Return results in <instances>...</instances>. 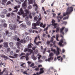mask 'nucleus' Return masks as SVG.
I'll list each match as a JSON object with an SVG mask.
<instances>
[{
  "label": "nucleus",
  "mask_w": 75,
  "mask_h": 75,
  "mask_svg": "<svg viewBox=\"0 0 75 75\" xmlns=\"http://www.w3.org/2000/svg\"><path fill=\"white\" fill-rule=\"evenodd\" d=\"M21 67L23 66V68H25V63H23L21 65Z\"/></svg>",
  "instance_id": "nucleus-21"
},
{
  "label": "nucleus",
  "mask_w": 75,
  "mask_h": 75,
  "mask_svg": "<svg viewBox=\"0 0 75 75\" xmlns=\"http://www.w3.org/2000/svg\"><path fill=\"white\" fill-rule=\"evenodd\" d=\"M65 52V49H63L62 50V53H64Z\"/></svg>",
  "instance_id": "nucleus-61"
},
{
  "label": "nucleus",
  "mask_w": 75,
  "mask_h": 75,
  "mask_svg": "<svg viewBox=\"0 0 75 75\" xmlns=\"http://www.w3.org/2000/svg\"><path fill=\"white\" fill-rule=\"evenodd\" d=\"M33 4V0H30V1H29V4Z\"/></svg>",
  "instance_id": "nucleus-32"
},
{
  "label": "nucleus",
  "mask_w": 75,
  "mask_h": 75,
  "mask_svg": "<svg viewBox=\"0 0 75 75\" xmlns=\"http://www.w3.org/2000/svg\"><path fill=\"white\" fill-rule=\"evenodd\" d=\"M53 41H54V38H53L52 37L51 38V39L50 40V42H53Z\"/></svg>",
  "instance_id": "nucleus-42"
},
{
  "label": "nucleus",
  "mask_w": 75,
  "mask_h": 75,
  "mask_svg": "<svg viewBox=\"0 0 75 75\" xmlns=\"http://www.w3.org/2000/svg\"><path fill=\"white\" fill-rule=\"evenodd\" d=\"M28 52H30V54H32L33 52V50L31 49H29Z\"/></svg>",
  "instance_id": "nucleus-31"
},
{
  "label": "nucleus",
  "mask_w": 75,
  "mask_h": 75,
  "mask_svg": "<svg viewBox=\"0 0 75 75\" xmlns=\"http://www.w3.org/2000/svg\"><path fill=\"white\" fill-rule=\"evenodd\" d=\"M0 56L1 57H2V58H5V59H8V57L4 54H0Z\"/></svg>",
  "instance_id": "nucleus-9"
},
{
  "label": "nucleus",
  "mask_w": 75,
  "mask_h": 75,
  "mask_svg": "<svg viewBox=\"0 0 75 75\" xmlns=\"http://www.w3.org/2000/svg\"><path fill=\"white\" fill-rule=\"evenodd\" d=\"M59 31V28L57 27L56 28V33H58Z\"/></svg>",
  "instance_id": "nucleus-24"
},
{
  "label": "nucleus",
  "mask_w": 75,
  "mask_h": 75,
  "mask_svg": "<svg viewBox=\"0 0 75 75\" xmlns=\"http://www.w3.org/2000/svg\"><path fill=\"white\" fill-rule=\"evenodd\" d=\"M18 56V54L16 53H13V56H9V57L12 58H17Z\"/></svg>",
  "instance_id": "nucleus-6"
},
{
  "label": "nucleus",
  "mask_w": 75,
  "mask_h": 75,
  "mask_svg": "<svg viewBox=\"0 0 75 75\" xmlns=\"http://www.w3.org/2000/svg\"><path fill=\"white\" fill-rule=\"evenodd\" d=\"M32 25L33 26L35 27L34 28L35 29H38L36 27L37 26H39L40 25V24L37 23V22H36V23H33L32 24Z\"/></svg>",
  "instance_id": "nucleus-5"
},
{
  "label": "nucleus",
  "mask_w": 75,
  "mask_h": 75,
  "mask_svg": "<svg viewBox=\"0 0 75 75\" xmlns=\"http://www.w3.org/2000/svg\"><path fill=\"white\" fill-rule=\"evenodd\" d=\"M9 44L10 46H13V43L12 42H11L9 43Z\"/></svg>",
  "instance_id": "nucleus-48"
},
{
  "label": "nucleus",
  "mask_w": 75,
  "mask_h": 75,
  "mask_svg": "<svg viewBox=\"0 0 75 75\" xmlns=\"http://www.w3.org/2000/svg\"><path fill=\"white\" fill-rule=\"evenodd\" d=\"M48 28V27H47L46 28H45L44 30V31H45V30L46 31V34H48V32L47 31V30Z\"/></svg>",
  "instance_id": "nucleus-18"
},
{
  "label": "nucleus",
  "mask_w": 75,
  "mask_h": 75,
  "mask_svg": "<svg viewBox=\"0 0 75 75\" xmlns=\"http://www.w3.org/2000/svg\"><path fill=\"white\" fill-rule=\"evenodd\" d=\"M42 60H39L38 61V62H40V63H41V62H42Z\"/></svg>",
  "instance_id": "nucleus-46"
},
{
  "label": "nucleus",
  "mask_w": 75,
  "mask_h": 75,
  "mask_svg": "<svg viewBox=\"0 0 75 75\" xmlns=\"http://www.w3.org/2000/svg\"><path fill=\"white\" fill-rule=\"evenodd\" d=\"M29 31L30 32V33H32V32H33V31H32V29H29Z\"/></svg>",
  "instance_id": "nucleus-63"
},
{
  "label": "nucleus",
  "mask_w": 75,
  "mask_h": 75,
  "mask_svg": "<svg viewBox=\"0 0 75 75\" xmlns=\"http://www.w3.org/2000/svg\"><path fill=\"white\" fill-rule=\"evenodd\" d=\"M33 60H35L36 59H37V58H36L35 57V56H33Z\"/></svg>",
  "instance_id": "nucleus-49"
},
{
  "label": "nucleus",
  "mask_w": 75,
  "mask_h": 75,
  "mask_svg": "<svg viewBox=\"0 0 75 75\" xmlns=\"http://www.w3.org/2000/svg\"><path fill=\"white\" fill-rule=\"evenodd\" d=\"M50 41H49V40H47L46 44L47 45H49V44H50Z\"/></svg>",
  "instance_id": "nucleus-43"
},
{
  "label": "nucleus",
  "mask_w": 75,
  "mask_h": 75,
  "mask_svg": "<svg viewBox=\"0 0 75 75\" xmlns=\"http://www.w3.org/2000/svg\"><path fill=\"white\" fill-rule=\"evenodd\" d=\"M42 18H39L38 20L37 21V23H38L39 24H40V23H41V22L40 21L41 20Z\"/></svg>",
  "instance_id": "nucleus-14"
},
{
  "label": "nucleus",
  "mask_w": 75,
  "mask_h": 75,
  "mask_svg": "<svg viewBox=\"0 0 75 75\" xmlns=\"http://www.w3.org/2000/svg\"><path fill=\"white\" fill-rule=\"evenodd\" d=\"M40 74H41L42 73L44 72V68H41L40 69Z\"/></svg>",
  "instance_id": "nucleus-12"
},
{
  "label": "nucleus",
  "mask_w": 75,
  "mask_h": 75,
  "mask_svg": "<svg viewBox=\"0 0 75 75\" xmlns=\"http://www.w3.org/2000/svg\"><path fill=\"white\" fill-rule=\"evenodd\" d=\"M10 55H13V51H11L10 52Z\"/></svg>",
  "instance_id": "nucleus-50"
},
{
  "label": "nucleus",
  "mask_w": 75,
  "mask_h": 75,
  "mask_svg": "<svg viewBox=\"0 0 75 75\" xmlns=\"http://www.w3.org/2000/svg\"><path fill=\"white\" fill-rule=\"evenodd\" d=\"M10 48H8L7 50V52H10Z\"/></svg>",
  "instance_id": "nucleus-57"
},
{
  "label": "nucleus",
  "mask_w": 75,
  "mask_h": 75,
  "mask_svg": "<svg viewBox=\"0 0 75 75\" xmlns=\"http://www.w3.org/2000/svg\"><path fill=\"white\" fill-rule=\"evenodd\" d=\"M61 37H62V38L60 40V42H59V46L61 47L62 46V43L64 42V41H65V40L64 38V37L62 35L61 36Z\"/></svg>",
  "instance_id": "nucleus-4"
},
{
  "label": "nucleus",
  "mask_w": 75,
  "mask_h": 75,
  "mask_svg": "<svg viewBox=\"0 0 75 75\" xmlns=\"http://www.w3.org/2000/svg\"><path fill=\"white\" fill-rule=\"evenodd\" d=\"M59 34H57L56 35V40L57 41H59V40H58V38H59Z\"/></svg>",
  "instance_id": "nucleus-17"
},
{
  "label": "nucleus",
  "mask_w": 75,
  "mask_h": 75,
  "mask_svg": "<svg viewBox=\"0 0 75 75\" xmlns=\"http://www.w3.org/2000/svg\"><path fill=\"white\" fill-rule=\"evenodd\" d=\"M20 42H21V43H23V40L21 39L20 41Z\"/></svg>",
  "instance_id": "nucleus-62"
},
{
  "label": "nucleus",
  "mask_w": 75,
  "mask_h": 75,
  "mask_svg": "<svg viewBox=\"0 0 75 75\" xmlns=\"http://www.w3.org/2000/svg\"><path fill=\"white\" fill-rule=\"evenodd\" d=\"M11 4V2L10 1H8L7 3V4L8 5V4Z\"/></svg>",
  "instance_id": "nucleus-33"
},
{
  "label": "nucleus",
  "mask_w": 75,
  "mask_h": 75,
  "mask_svg": "<svg viewBox=\"0 0 75 75\" xmlns=\"http://www.w3.org/2000/svg\"><path fill=\"white\" fill-rule=\"evenodd\" d=\"M52 25H53V26H57V23H52Z\"/></svg>",
  "instance_id": "nucleus-34"
},
{
  "label": "nucleus",
  "mask_w": 75,
  "mask_h": 75,
  "mask_svg": "<svg viewBox=\"0 0 75 75\" xmlns=\"http://www.w3.org/2000/svg\"><path fill=\"white\" fill-rule=\"evenodd\" d=\"M42 57V56L41 55H39V57H38V60H39Z\"/></svg>",
  "instance_id": "nucleus-60"
},
{
  "label": "nucleus",
  "mask_w": 75,
  "mask_h": 75,
  "mask_svg": "<svg viewBox=\"0 0 75 75\" xmlns=\"http://www.w3.org/2000/svg\"><path fill=\"white\" fill-rule=\"evenodd\" d=\"M28 9H31V8H32V6L31 5H29L28 7Z\"/></svg>",
  "instance_id": "nucleus-44"
},
{
  "label": "nucleus",
  "mask_w": 75,
  "mask_h": 75,
  "mask_svg": "<svg viewBox=\"0 0 75 75\" xmlns=\"http://www.w3.org/2000/svg\"><path fill=\"white\" fill-rule=\"evenodd\" d=\"M52 14L53 15V17H54V18L55 17V16H56V14H55L54 13H52Z\"/></svg>",
  "instance_id": "nucleus-37"
},
{
  "label": "nucleus",
  "mask_w": 75,
  "mask_h": 75,
  "mask_svg": "<svg viewBox=\"0 0 75 75\" xmlns=\"http://www.w3.org/2000/svg\"><path fill=\"white\" fill-rule=\"evenodd\" d=\"M27 63L28 64V65H30V64H31V63H32V62H28Z\"/></svg>",
  "instance_id": "nucleus-56"
},
{
  "label": "nucleus",
  "mask_w": 75,
  "mask_h": 75,
  "mask_svg": "<svg viewBox=\"0 0 75 75\" xmlns=\"http://www.w3.org/2000/svg\"><path fill=\"white\" fill-rule=\"evenodd\" d=\"M3 27H4V28H6V27H7V24L5 23L3 24Z\"/></svg>",
  "instance_id": "nucleus-29"
},
{
  "label": "nucleus",
  "mask_w": 75,
  "mask_h": 75,
  "mask_svg": "<svg viewBox=\"0 0 75 75\" xmlns=\"http://www.w3.org/2000/svg\"><path fill=\"white\" fill-rule=\"evenodd\" d=\"M10 28L11 29H13L14 28V25L11 24L10 25Z\"/></svg>",
  "instance_id": "nucleus-22"
},
{
  "label": "nucleus",
  "mask_w": 75,
  "mask_h": 75,
  "mask_svg": "<svg viewBox=\"0 0 75 75\" xmlns=\"http://www.w3.org/2000/svg\"><path fill=\"white\" fill-rule=\"evenodd\" d=\"M59 58H61V56H58L57 57V59H58V61H60V59H59Z\"/></svg>",
  "instance_id": "nucleus-54"
},
{
  "label": "nucleus",
  "mask_w": 75,
  "mask_h": 75,
  "mask_svg": "<svg viewBox=\"0 0 75 75\" xmlns=\"http://www.w3.org/2000/svg\"><path fill=\"white\" fill-rule=\"evenodd\" d=\"M32 45H33V44L31 43H30L28 45V48H32Z\"/></svg>",
  "instance_id": "nucleus-16"
},
{
  "label": "nucleus",
  "mask_w": 75,
  "mask_h": 75,
  "mask_svg": "<svg viewBox=\"0 0 75 75\" xmlns=\"http://www.w3.org/2000/svg\"><path fill=\"white\" fill-rule=\"evenodd\" d=\"M3 13L4 14H7V11L6 9H4V10Z\"/></svg>",
  "instance_id": "nucleus-30"
},
{
  "label": "nucleus",
  "mask_w": 75,
  "mask_h": 75,
  "mask_svg": "<svg viewBox=\"0 0 75 75\" xmlns=\"http://www.w3.org/2000/svg\"><path fill=\"white\" fill-rule=\"evenodd\" d=\"M31 14H32L33 16V17H34V16H35V12H32V13H31Z\"/></svg>",
  "instance_id": "nucleus-27"
},
{
  "label": "nucleus",
  "mask_w": 75,
  "mask_h": 75,
  "mask_svg": "<svg viewBox=\"0 0 75 75\" xmlns=\"http://www.w3.org/2000/svg\"><path fill=\"white\" fill-rule=\"evenodd\" d=\"M34 42L35 44H36V45H39L38 42Z\"/></svg>",
  "instance_id": "nucleus-59"
},
{
  "label": "nucleus",
  "mask_w": 75,
  "mask_h": 75,
  "mask_svg": "<svg viewBox=\"0 0 75 75\" xmlns=\"http://www.w3.org/2000/svg\"><path fill=\"white\" fill-rule=\"evenodd\" d=\"M65 27H62L61 29H60V33H62V34H64V32H63V30H64Z\"/></svg>",
  "instance_id": "nucleus-10"
},
{
  "label": "nucleus",
  "mask_w": 75,
  "mask_h": 75,
  "mask_svg": "<svg viewBox=\"0 0 75 75\" xmlns=\"http://www.w3.org/2000/svg\"><path fill=\"white\" fill-rule=\"evenodd\" d=\"M25 58L26 61H28V60L29 59V57H28V56H26Z\"/></svg>",
  "instance_id": "nucleus-35"
},
{
  "label": "nucleus",
  "mask_w": 75,
  "mask_h": 75,
  "mask_svg": "<svg viewBox=\"0 0 75 75\" xmlns=\"http://www.w3.org/2000/svg\"><path fill=\"white\" fill-rule=\"evenodd\" d=\"M27 24L28 25H31V22L30 21L28 22Z\"/></svg>",
  "instance_id": "nucleus-52"
},
{
  "label": "nucleus",
  "mask_w": 75,
  "mask_h": 75,
  "mask_svg": "<svg viewBox=\"0 0 75 75\" xmlns=\"http://www.w3.org/2000/svg\"><path fill=\"white\" fill-rule=\"evenodd\" d=\"M54 55V53L52 52H51L49 54V57H52Z\"/></svg>",
  "instance_id": "nucleus-26"
},
{
  "label": "nucleus",
  "mask_w": 75,
  "mask_h": 75,
  "mask_svg": "<svg viewBox=\"0 0 75 75\" xmlns=\"http://www.w3.org/2000/svg\"><path fill=\"white\" fill-rule=\"evenodd\" d=\"M53 58L52 57H50V58H49L48 59V61L50 62V61H52L53 59Z\"/></svg>",
  "instance_id": "nucleus-20"
},
{
  "label": "nucleus",
  "mask_w": 75,
  "mask_h": 75,
  "mask_svg": "<svg viewBox=\"0 0 75 75\" xmlns=\"http://www.w3.org/2000/svg\"><path fill=\"white\" fill-rule=\"evenodd\" d=\"M7 17H10V14L9 13L7 15Z\"/></svg>",
  "instance_id": "nucleus-64"
},
{
  "label": "nucleus",
  "mask_w": 75,
  "mask_h": 75,
  "mask_svg": "<svg viewBox=\"0 0 75 75\" xmlns=\"http://www.w3.org/2000/svg\"><path fill=\"white\" fill-rule=\"evenodd\" d=\"M29 49L28 48H25L24 49V52L28 51Z\"/></svg>",
  "instance_id": "nucleus-25"
},
{
  "label": "nucleus",
  "mask_w": 75,
  "mask_h": 75,
  "mask_svg": "<svg viewBox=\"0 0 75 75\" xmlns=\"http://www.w3.org/2000/svg\"><path fill=\"white\" fill-rule=\"evenodd\" d=\"M37 37H35V39L34 40V42H36V41H37Z\"/></svg>",
  "instance_id": "nucleus-58"
},
{
  "label": "nucleus",
  "mask_w": 75,
  "mask_h": 75,
  "mask_svg": "<svg viewBox=\"0 0 75 75\" xmlns=\"http://www.w3.org/2000/svg\"><path fill=\"white\" fill-rule=\"evenodd\" d=\"M13 39L14 40H17V36L16 35L15 36H13Z\"/></svg>",
  "instance_id": "nucleus-19"
},
{
  "label": "nucleus",
  "mask_w": 75,
  "mask_h": 75,
  "mask_svg": "<svg viewBox=\"0 0 75 75\" xmlns=\"http://www.w3.org/2000/svg\"><path fill=\"white\" fill-rule=\"evenodd\" d=\"M34 63H33L30 65V67H34Z\"/></svg>",
  "instance_id": "nucleus-36"
},
{
  "label": "nucleus",
  "mask_w": 75,
  "mask_h": 75,
  "mask_svg": "<svg viewBox=\"0 0 75 75\" xmlns=\"http://www.w3.org/2000/svg\"><path fill=\"white\" fill-rule=\"evenodd\" d=\"M24 57H25V56H23L21 57V59H24Z\"/></svg>",
  "instance_id": "nucleus-55"
},
{
  "label": "nucleus",
  "mask_w": 75,
  "mask_h": 75,
  "mask_svg": "<svg viewBox=\"0 0 75 75\" xmlns=\"http://www.w3.org/2000/svg\"><path fill=\"white\" fill-rule=\"evenodd\" d=\"M5 35L6 36L7 35H8V37H11V33H10L9 32V31L8 30H6L5 31Z\"/></svg>",
  "instance_id": "nucleus-7"
},
{
  "label": "nucleus",
  "mask_w": 75,
  "mask_h": 75,
  "mask_svg": "<svg viewBox=\"0 0 75 75\" xmlns=\"http://www.w3.org/2000/svg\"><path fill=\"white\" fill-rule=\"evenodd\" d=\"M43 25V23H40V25H39L40 27H42Z\"/></svg>",
  "instance_id": "nucleus-47"
},
{
  "label": "nucleus",
  "mask_w": 75,
  "mask_h": 75,
  "mask_svg": "<svg viewBox=\"0 0 75 75\" xmlns=\"http://www.w3.org/2000/svg\"><path fill=\"white\" fill-rule=\"evenodd\" d=\"M34 70L36 71H39V68L38 67L36 68Z\"/></svg>",
  "instance_id": "nucleus-38"
},
{
  "label": "nucleus",
  "mask_w": 75,
  "mask_h": 75,
  "mask_svg": "<svg viewBox=\"0 0 75 75\" xmlns=\"http://www.w3.org/2000/svg\"><path fill=\"white\" fill-rule=\"evenodd\" d=\"M55 21L54 20V19H52V24H54L55 23Z\"/></svg>",
  "instance_id": "nucleus-40"
},
{
  "label": "nucleus",
  "mask_w": 75,
  "mask_h": 75,
  "mask_svg": "<svg viewBox=\"0 0 75 75\" xmlns=\"http://www.w3.org/2000/svg\"><path fill=\"white\" fill-rule=\"evenodd\" d=\"M74 10L73 9V7L71 6L70 7H67V11L66 13L63 14V16H66V15H67V16L63 18V20H65L66 19H68L69 16V14H70Z\"/></svg>",
  "instance_id": "nucleus-1"
},
{
  "label": "nucleus",
  "mask_w": 75,
  "mask_h": 75,
  "mask_svg": "<svg viewBox=\"0 0 75 75\" xmlns=\"http://www.w3.org/2000/svg\"><path fill=\"white\" fill-rule=\"evenodd\" d=\"M28 17L29 18H30V19H32V16H31V14L30 13L28 15Z\"/></svg>",
  "instance_id": "nucleus-28"
},
{
  "label": "nucleus",
  "mask_w": 75,
  "mask_h": 75,
  "mask_svg": "<svg viewBox=\"0 0 75 75\" xmlns=\"http://www.w3.org/2000/svg\"><path fill=\"white\" fill-rule=\"evenodd\" d=\"M45 26H46V24L45 23L43 25V26H42V27L43 28H44Z\"/></svg>",
  "instance_id": "nucleus-45"
},
{
  "label": "nucleus",
  "mask_w": 75,
  "mask_h": 75,
  "mask_svg": "<svg viewBox=\"0 0 75 75\" xmlns=\"http://www.w3.org/2000/svg\"><path fill=\"white\" fill-rule=\"evenodd\" d=\"M38 17H39V16H35L34 18V20L35 21H37L38 18Z\"/></svg>",
  "instance_id": "nucleus-15"
},
{
  "label": "nucleus",
  "mask_w": 75,
  "mask_h": 75,
  "mask_svg": "<svg viewBox=\"0 0 75 75\" xmlns=\"http://www.w3.org/2000/svg\"><path fill=\"white\" fill-rule=\"evenodd\" d=\"M27 72V71H24L23 72V74H25L26 75H27L28 74V73H27L26 72Z\"/></svg>",
  "instance_id": "nucleus-41"
},
{
  "label": "nucleus",
  "mask_w": 75,
  "mask_h": 75,
  "mask_svg": "<svg viewBox=\"0 0 75 75\" xmlns=\"http://www.w3.org/2000/svg\"><path fill=\"white\" fill-rule=\"evenodd\" d=\"M22 55H25V54L24 53H22L20 55V57L22 56Z\"/></svg>",
  "instance_id": "nucleus-39"
},
{
  "label": "nucleus",
  "mask_w": 75,
  "mask_h": 75,
  "mask_svg": "<svg viewBox=\"0 0 75 75\" xmlns=\"http://www.w3.org/2000/svg\"><path fill=\"white\" fill-rule=\"evenodd\" d=\"M20 11V12H18V14L19 15L23 14V17H25L26 16H27V15H28V14H29V12H30V11H29L28 10L25 9V13L24 14V11H23V9L22 8H21Z\"/></svg>",
  "instance_id": "nucleus-2"
},
{
  "label": "nucleus",
  "mask_w": 75,
  "mask_h": 75,
  "mask_svg": "<svg viewBox=\"0 0 75 75\" xmlns=\"http://www.w3.org/2000/svg\"><path fill=\"white\" fill-rule=\"evenodd\" d=\"M25 27V26L23 23L21 24L20 26V28Z\"/></svg>",
  "instance_id": "nucleus-23"
},
{
  "label": "nucleus",
  "mask_w": 75,
  "mask_h": 75,
  "mask_svg": "<svg viewBox=\"0 0 75 75\" xmlns=\"http://www.w3.org/2000/svg\"><path fill=\"white\" fill-rule=\"evenodd\" d=\"M63 24H64L65 25L67 24V22L64 21L63 22Z\"/></svg>",
  "instance_id": "nucleus-53"
},
{
  "label": "nucleus",
  "mask_w": 75,
  "mask_h": 75,
  "mask_svg": "<svg viewBox=\"0 0 75 75\" xmlns=\"http://www.w3.org/2000/svg\"><path fill=\"white\" fill-rule=\"evenodd\" d=\"M16 45L17 46H20V43L18 42H17L16 43Z\"/></svg>",
  "instance_id": "nucleus-51"
},
{
  "label": "nucleus",
  "mask_w": 75,
  "mask_h": 75,
  "mask_svg": "<svg viewBox=\"0 0 75 75\" xmlns=\"http://www.w3.org/2000/svg\"><path fill=\"white\" fill-rule=\"evenodd\" d=\"M56 50H57V51H56L55 49H53L52 47L51 48V51L52 52H54V53L57 56H58L59 54V52H61V50L58 48V47H57Z\"/></svg>",
  "instance_id": "nucleus-3"
},
{
  "label": "nucleus",
  "mask_w": 75,
  "mask_h": 75,
  "mask_svg": "<svg viewBox=\"0 0 75 75\" xmlns=\"http://www.w3.org/2000/svg\"><path fill=\"white\" fill-rule=\"evenodd\" d=\"M20 5H18V6H16L14 8V9H16V10L13 11V12H16V13H17L18 11V9H17V8H20Z\"/></svg>",
  "instance_id": "nucleus-8"
},
{
  "label": "nucleus",
  "mask_w": 75,
  "mask_h": 75,
  "mask_svg": "<svg viewBox=\"0 0 75 75\" xmlns=\"http://www.w3.org/2000/svg\"><path fill=\"white\" fill-rule=\"evenodd\" d=\"M4 44L5 48H7L8 47V42H5L4 43Z\"/></svg>",
  "instance_id": "nucleus-13"
},
{
  "label": "nucleus",
  "mask_w": 75,
  "mask_h": 75,
  "mask_svg": "<svg viewBox=\"0 0 75 75\" xmlns=\"http://www.w3.org/2000/svg\"><path fill=\"white\" fill-rule=\"evenodd\" d=\"M22 6L23 8L25 9L27 8V3H25L24 2L22 4Z\"/></svg>",
  "instance_id": "nucleus-11"
}]
</instances>
